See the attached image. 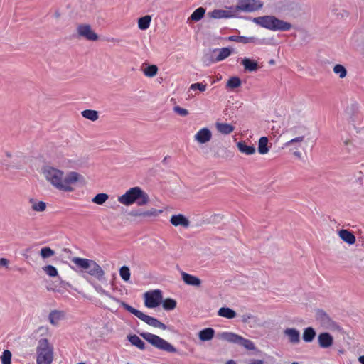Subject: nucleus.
Instances as JSON below:
<instances>
[{
	"mask_svg": "<svg viewBox=\"0 0 364 364\" xmlns=\"http://www.w3.org/2000/svg\"><path fill=\"white\" fill-rule=\"evenodd\" d=\"M339 237L346 243L353 245L355 242V237L353 232L348 230H341L338 232Z\"/></svg>",
	"mask_w": 364,
	"mask_h": 364,
	"instance_id": "nucleus-18",
	"label": "nucleus"
},
{
	"mask_svg": "<svg viewBox=\"0 0 364 364\" xmlns=\"http://www.w3.org/2000/svg\"><path fill=\"white\" fill-rule=\"evenodd\" d=\"M170 222L176 227L181 225L184 228H188L190 225L189 220L182 214L172 215Z\"/></svg>",
	"mask_w": 364,
	"mask_h": 364,
	"instance_id": "nucleus-15",
	"label": "nucleus"
},
{
	"mask_svg": "<svg viewBox=\"0 0 364 364\" xmlns=\"http://www.w3.org/2000/svg\"><path fill=\"white\" fill-rule=\"evenodd\" d=\"M218 55L215 58V62H219L225 60L232 53L231 49L228 48H223L221 49L218 50Z\"/></svg>",
	"mask_w": 364,
	"mask_h": 364,
	"instance_id": "nucleus-33",
	"label": "nucleus"
},
{
	"mask_svg": "<svg viewBox=\"0 0 364 364\" xmlns=\"http://www.w3.org/2000/svg\"><path fill=\"white\" fill-rule=\"evenodd\" d=\"M77 364H85V363H77Z\"/></svg>",
	"mask_w": 364,
	"mask_h": 364,
	"instance_id": "nucleus-55",
	"label": "nucleus"
},
{
	"mask_svg": "<svg viewBox=\"0 0 364 364\" xmlns=\"http://www.w3.org/2000/svg\"><path fill=\"white\" fill-rule=\"evenodd\" d=\"M237 147L241 153L246 155H252L256 151L253 145H247L245 141L238 142L237 144Z\"/></svg>",
	"mask_w": 364,
	"mask_h": 364,
	"instance_id": "nucleus-21",
	"label": "nucleus"
},
{
	"mask_svg": "<svg viewBox=\"0 0 364 364\" xmlns=\"http://www.w3.org/2000/svg\"><path fill=\"white\" fill-rule=\"evenodd\" d=\"M227 364H236L235 362L232 360H230L227 362Z\"/></svg>",
	"mask_w": 364,
	"mask_h": 364,
	"instance_id": "nucleus-53",
	"label": "nucleus"
},
{
	"mask_svg": "<svg viewBox=\"0 0 364 364\" xmlns=\"http://www.w3.org/2000/svg\"><path fill=\"white\" fill-rule=\"evenodd\" d=\"M190 89L193 90H199L200 92H204L206 90V85L200 82L193 83L190 86Z\"/></svg>",
	"mask_w": 364,
	"mask_h": 364,
	"instance_id": "nucleus-45",
	"label": "nucleus"
},
{
	"mask_svg": "<svg viewBox=\"0 0 364 364\" xmlns=\"http://www.w3.org/2000/svg\"><path fill=\"white\" fill-rule=\"evenodd\" d=\"M158 68L155 65H149L144 69V74L149 77H152L157 74Z\"/></svg>",
	"mask_w": 364,
	"mask_h": 364,
	"instance_id": "nucleus-36",
	"label": "nucleus"
},
{
	"mask_svg": "<svg viewBox=\"0 0 364 364\" xmlns=\"http://www.w3.org/2000/svg\"><path fill=\"white\" fill-rule=\"evenodd\" d=\"M129 341L139 349L144 350L146 348L145 343L136 335H130L128 337Z\"/></svg>",
	"mask_w": 364,
	"mask_h": 364,
	"instance_id": "nucleus-24",
	"label": "nucleus"
},
{
	"mask_svg": "<svg viewBox=\"0 0 364 364\" xmlns=\"http://www.w3.org/2000/svg\"><path fill=\"white\" fill-rule=\"evenodd\" d=\"M263 361L262 360H253L250 362V364H263Z\"/></svg>",
	"mask_w": 364,
	"mask_h": 364,
	"instance_id": "nucleus-50",
	"label": "nucleus"
},
{
	"mask_svg": "<svg viewBox=\"0 0 364 364\" xmlns=\"http://www.w3.org/2000/svg\"><path fill=\"white\" fill-rule=\"evenodd\" d=\"M212 134L208 128H202L195 134L194 138L200 144H205L211 139Z\"/></svg>",
	"mask_w": 364,
	"mask_h": 364,
	"instance_id": "nucleus-13",
	"label": "nucleus"
},
{
	"mask_svg": "<svg viewBox=\"0 0 364 364\" xmlns=\"http://www.w3.org/2000/svg\"><path fill=\"white\" fill-rule=\"evenodd\" d=\"M65 318V312L61 310H52L48 314V321L54 326L59 325L60 321Z\"/></svg>",
	"mask_w": 364,
	"mask_h": 364,
	"instance_id": "nucleus-12",
	"label": "nucleus"
},
{
	"mask_svg": "<svg viewBox=\"0 0 364 364\" xmlns=\"http://www.w3.org/2000/svg\"><path fill=\"white\" fill-rule=\"evenodd\" d=\"M117 301L119 302L120 305L125 310L132 313V314L136 316L137 318H139L140 320L145 322L146 324H148L151 326H153L154 328H160L162 330H166L167 328L166 326L164 323H161L156 318L144 314L141 311L134 309V307L131 306L130 305H129L128 304H127L124 301H122L119 300H117Z\"/></svg>",
	"mask_w": 364,
	"mask_h": 364,
	"instance_id": "nucleus-6",
	"label": "nucleus"
},
{
	"mask_svg": "<svg viewBox=\"0 0 364 364\" xmlns=\"http://www.w3.org/2000/svg\"><path fill=\"white\" fill-rule=\"evenodd\" d=\"M78 36L87 41H95L98 40V35L92 29L90 25L81 23L77 26Z\"/></svg>",
	"mask_w": 364,
	"mask_h": 364,
	"instance_id": "nucleus-10",
	"label": "nucleus"
},
{
	"mask_svg": "<svg viewBox=\"0 0 364 364\" xmlns=\"http://www.w3.org/2000/svg\"><path fill=\"white\" fill-rule=\"evenodd\" d=\"M162 294L159 289L146 292L144 294L145 306L148 308H155L159 306L162 301Z\"/></svg>",
	"mask_w": 364,
	"mask_h": 364,
	"instance_id": "nucleus-9",
	"label": "nucleus"
},
{
	"mask_svg": "<svg viewBox=\"0 0 364 364\" xmlns=\"http://www.w3.org/2000/svg\"><path fill=\"white\" fill-rule=\"evenodd\" d=\"M235 6H230L228 9H214L211 12L209 13L210 17L213 18H231L235 17L237 14L236 11L234 9Z\"/></svg>",
	"mask_w": 364,
	"mask_h": 364,
	"instance_id": "nucleus-11",
	"label": "nucleus"
},
{
	"mask_svg": "<svg viewBox=\"0 0 364 364\" xmlns=\"http://www.w3.org/2000/svg\"><path fill=\"white\" fill-rule=\"evenodd\" d=\"M333 72L338 75L341 78L345 77L347 74L345 67L340 64H337L334 66Z\"/></svg>",
	"mask_w": 364,
	"mask_h": 364,
	"instance_id": "nucleus-41",
	"label": "nucleus"
},
{
	"mask_svg": "<svg viewBox=\"0 0 364 364\" xmlns=\"http://www.w3.org/2000/svg\"><path fill=\"white\" fill-rule=\"evenodd\" d=\"M1 360L2 364H11V353L9 350H5L1 356Z\"/></svg>",
	"mask_w": 364,
	"mask_h": 364,
	"instance_id": "nucleus-43",
	"label": "nucleus"
},
{
	"mask_svg": "<svg viewBox=\"0 0 364 364\" xmlns=\"http://www.w3.org/2000/svg\"><path fill=\"white\" fill-rule=\"evenodd\" d=\"M140 335L148 343L159 350L171 353H177L176 348L172 344L159 336L148 332L141 333Z\"/></svg>",
	"mask_w": 364,
	"mask_h": 364,
	"instance_id": "nucleus-7",
	"label": "nucleus"
},
{
	"mask_svg": "<svg viewBox=\"0 0 364 364\" xmlns=\"http://www.w3.org/2000/svg\"><path fill=\"white\" fill-rule=\"evenodd\" d=\"M71 261L79 269L98 281H102L105 279L104 270L95 261L77 257H73Z\"/></svg>",
	"mask_w": 364,
	"mask_h": 364,
	"instance_id": "nucleus-3",
	"label": "nucleus"
},
{
	"mask_svg": "<svg viewBox=\"0 0 364 364\" xmlns=\"http://www.w3.org/2000/svg\"><path fill=\"white\" fill-rule=\"evenodd\" d=\"M294 156H296V157H298V158H301V152H299V151H295V152L294 153Z\"/></svg>",
	"mask_w": 364,
	"mask_h": 364,
	"instance_id": "nucleus-52",
	"label": "nucleus"
},
{
	"mask_svg": "<svg viewBox=\"0 0 364 364\" xmlns=\"http://www.w3.org/2000/svg\"><path fill=\"white\" fill-rule=\"evenodd\" d=\"M119 275L123 280L129 281L131 275L129 267L127 266L122 267L119 269Z\"/></svg>",
	"mask_w": 364,
	"mask_h": 364,
	"instance_id": "nucleus-40",
	"label": "nucleus"
},
{
	"mask_svg": "<svg viewBox=\"0 0 364 364\" xmlns=\"http://www.w3.org/2000/svg\"><path fill=\"white\" fill-rule=\"evenodd\" d=\"M238 344L250 350H252L255 349L254 343L252 341L246 339L243 337H241L240 341L239 342Z\"/></svg>",
	"mask_w": 364,
	"mask_h": 364,
	"instance_id": "nucleus-38",
	"label": "nucleus"
},
{
	"mask_svg": "<svg viewBox=\"0 0 364 364\" xmlns=\"http://www.w3.org/2000/svg\"><path fill=\"white\" fill-rule=\"evenodd\" d=\"M291 364H299L297 362H293Z\"/></svg>",
	"mask_w": 364,
	"mask_h": 364,
	"instance_id": "nucleus-54",
	"label": "nucleus"
},
{
	"mask_svg": "<svg viewBox=\"0 0 364 364\" xmlns=\"http://www.w3.org/2000/svg\"><path fill=\"white\" fill-rule=\"evenodd\" d=\"M304 139V136H298V137H296V138H294L292 139H291L290 141H287L286 143V145L287 146H289L293 143H295V142H301L303 141Z\"/></svg>",
	"mask_w": 364,
	"mask_h": 364,
	"instance_id": "nucleus-47",
	"label": "nucleus"
},
{
	"mask_svg": "<svg viewBox=\"0 0 364 364\" xmlns=\"http://www.w3.org/2000/svg\"><path fill=\"white\" fill-rule=\"evenodd\" d=\"M173 110L176 113L183 117L187 116L188 114V111L186 109L182 108L179 106H175L173 107Z\"/></svg>",
	"mask_w": 364,
	"mask_h": 364,
	"instance_id": "nucleus-46",
	"label": "nucleus"
},
{
	"mask_svg": "<svg viewBox=\"0 0 364 364\" xmlns=\"http://www.w3.org/2000/svg\"><path fill=\"white\" fill-rule=\"evenodd\" d=\"M29 203L31 205V209L36 212H43L46 209V203L43 201H39L34 198H31Z\"/></svg>",
	"mask_w": 364,
	"mask_h": 364,
	"instance_id": "nucleus-22",
	"label": "nucleus"
},
{
	"mask_svg": "<svg viewBox=\"0 0 364 364\" xmlns=\"http://www.w3.org/2000/svg\"><path fill=\"white\" fill-rule=\"evenodd\" d=\"M268 138L267 136H262L258 142V152L260 154H266L269 152V148L268 146Z\"/></svg>",
	"mask_w": 364,
	"mask_h": 364,
	"instance_id": "nucleus-23",
	"label": "nucleus"
},
{
	"mask_svg": "<svg viewBox=\"0 0 364 364\" xmlns=\"http://www.w3.org/2000/svg\"><path fill=\"white\" fill-rule=\"evenodd\" d=\"M245 70L249 72L256 71L258 69V64L256 61L245 58L242 60Z\"/></svg>",
	"mask_w": 364,
	"mask_h": 364,
	"instance_id": "nucleus-25",
	"label": "nucleus"
},
{
	"mask_svg": "<svg viewBox=\"0 0 364 364\" xmlns=\"http://www.w3.org/2000/svg\"><path fill=\"white\" fill-rule=\"evenodd\" d=\"M215 330L212 328H206L199 331L198 338L201 341H208L213 338Z\"/></svg>",
	"mask_w": 364,
	"mask_h": 364,
	"instance_id": "nucleus-19",
	"label": "nucleus"
},
{
	"mask_svg": "<svg viewBox=\"0 0 364 364\" xmlns=\"http://www.w3.org/2000/svg\"><path fill=\"white\" fill-rule=\"evenodd\" d=\"M37 364H51L53 360V348L46 338L38 341L36 349Z\"/></svg>",
	"mask_w": 364,
	"mask_h": 364,
	"instance_id": "nucleus-5",
	"label": "nucleus"
},
{
	"mask_svg": "<svg viewBox=\"0 0 364 364\" xmlns=\"http://www.w3.org/2000/svg\"><path fill=\"white\" fill-rule=\"evenodd\" d=\"M151 17L149 15L139 18L138 20V27L141 30H146L150 26Z\"/></svg>",
	"mask_w": 364,
	"mask_h": 364,
	"instance_id": "nucleus-32",
	"label": "nucleus"
},
{
	"mask_svg": "<svg viewBox=\"0 0 364 364\" xmlns=\"http://www.w3.org/2000/svg\"><path fill=\"white\" fill-rule=\"evenodd\" d=\"M43 174L53 186L65 192L73 191V186L81 178V175L75 171L69 172L65 176L63 171L52 166L45 167L43 170Z\"/></svg>",
	"mask_w": 364,
	"mask_h": 364,
	"instance_id": "nucleus-1",
	"label": "nucleus"
},
{
	"mask_svg": "<svg viewBox=\"0 0 364 364\" xmlns=\"http://www.w3.org/2000/svg\"><path fill=\"white\" fill-rule=\"evenodd\" d=\"M241 337H242L241 336L237 335L234 333H231V332H225L222 334V338L224 340H225L230 343H237V344H238L239 342L240 341Z\"/></svg>",
	"mask_w": 364,
	"mask_h": 364,
	"instance_id": "nucleus-26",
	"label": "nucleus"
},
{
	"mask_svg": "<svg viewBox=\"0 0 364 364\" xmlns=\"http://www.w3.org/2000/svg\"><path fill=\"white\" fill-rule=\"evenodd\" d=\"M176 306V301L172 299H166L163 301V308L165 310H173Z\"/></svg>",
	"mask_w": 364,
	"mask_h": 364,
	"instance_id": "nucleus-39",
	"label": "nucleus"
},
{
	"mask_svg": "<svg viewBox=\"0 0 364 364\" xmlns=\"http://www.w3.org/2000/svg\"><path fill=\"white\" fill-rule=\"evenodd\" d=\"M161 213H162V210H161L151 208L150 210H148L136 213L134 215L138 216V217H144V218L156 217Z\"/></svg>",
	"mask_w": 364,
	"mask_h": 364,
	"instance_id": "nucleus-28",
	"label": "nucleus"
},
{
	"mask_svg": "<svg viewBox=\"0 0 364 364\" xmlns=\"http://www.w3.org/2000/svg\"><path fill=\"white\" fill-rule=\"evenodd\" d=\"M318 345L321 348H328L333 343V338L329 333H321L318 336Z\"/></svg>",
	"mask_w": 364,
	"mask_h": 364,
	"instance_id": "nucleus-14",
	"label": "nucleus"
},
{
	"mask_svg": "<svg viewBox=\"0 0 364 364\" xmlns=\"http://www.w3.org/2000/svg\"><path fill=\"white\" fill-rule=\"evenodd\" d=\"M241 83V80L238 77H232L228 80L227 87L235 89L239 87Z\"/></svg>",
	"mask_w": 364,
	"mask_h": 364,
	"instance_id": "nucleus-37",
	"label": "nucleus"
},
{
	"mask_svg": "<svg viewBox=\"0 0 364 364\" xmlns=\"http://www.w3.org/2000/svg\"><path fill=\"white\" fill-rule=\"evenodd\" d=\"M252 315L251 314H246V315H244L243 316V318H242V321L243 322H247L249 319H251L252 318Z\"/></svg>",
	"mask_w": 364,
	"mask_h": 364,
	"instance_id": "nucleus-49",
	"label": "nucleus"
},
{
	"mask_svg": "<svg viewBox=\"0 0 364 364\" xmlns=\"http://www.w3.org/2000/svg\"><path fill=\"white\" fill-rule=\"evenodd\" d=\"M108 198L109 196L107 193H98L92 199V202L97 205H102Z\"/></svg>",
	"mask_w": 364,
	"mask_h": 364,
	"instance_id": "nucleus-35",
	"label": "nucleus"
},
{
	"mask_svg": "<svg viewBox=\"0 0 364 364\" xmlns=\"http://www.w3.org/2000/svg\"><path fill=\"white\" fill-rule=\"evenodd\" d=\"M218 314L220 316L227 318L229 319L233 318L236 316V312L228 307L220 308L218 311Z\"/></svg>",
	"mask_w": 364,
	"mask_h": 364,
	"instance_id": "nucleus-29",
	"label": "nucleus"
},
{
	"mask_svg": "<svg viewBox=\"0 0 364 364\" xmlns=\"http://www.w3.org/2000/svg\"><path fill=\"white\" fill-rule=\"evenodd\" d=\"M284 333L287 336L288 340L290 343L296 344L300 341V333L296 328H286L284 331Z\"/></svg>",
	"mask_w": 364,
	"mask_h": 364,
	"instance_id": "nucleus-17",
	"label": "nucleus"
},
{
	"mask_svg": "<svg viewBox=\"0 0 364 364\" xmlns=\"http://www.w3.org/2000/svg\"><path fill=\"white\" fill-rule=\"evenodd\" d=\"M316 336V331L312 327H308L304 329L303 333V340L305 342H311Z\"/></svg>",
	"mask_w": 364,
	"mask_h": 364,
	"instance_id": "nucleus-30",
	"label": "nucleus"
},
{
	"mask_svg": "<svg viewBox=\"0 0 364 364\" xmlns=\"http://www.w3.org/2000/svg\"><path fill=\"white\" fill-rule=\"evenodd\" d=\"M358 360L361 364H364V355L360 356Z\"/></svg>",
	"mask_w": 364,
	"mask_h": 364,
	"instance_id": "nucleus-51",
	"label": "nucleus"
},
{
	"mask_svg": "<svg viewBox=\"0 0 364 364\" xmlns=\"http://www.w3.org/2000/svg\"><path fill=\"white\" fill-rule=\"evenodd\" d=\"M215 127L218 132L223 134H230L235 129V127L232 125L224 122H216Z\"/></svg>",
	"mask_w": 364,
	"mask_h": 364,
	"instance_id": "nucleus-20",
	"label": "nucleus"
},
{
	"mask_svg": "<svg viewBox=\"0 0 364 364\" xmlns=\"http://www.w3.org/2000/svg\"><path fill=\"white\" fill-rule=\"evenodd\" d=\"M118 201L126 206H129L134 203H136L138 206H143L149 202V196L140 187L135 186L129 188L125 193L118 197Z\"/></svg>",
	"mask_w": 364,
	"mask_h": 364,
	"instance_id": "nucleus-2",
	"label": "nucleus"
},
{
	"mask_svg": "<svg viewBox=\"0 0 364 364\" xmlns=\"http://www.w3.org/2000/svg\"><path fill=\"white\" fill-rule=\"evenodd\" d=\"M263 3L260 0H239L234 9L237 14L240 11L251 13L261 9Z\"/></svg>",
	"mask_w": 364,
	"mask_h": 364,
	"instance_id": "nucleus-8",
	"label": "nucleus"
},
{
	"mask_svg": "<svg viewBox=\"0 0 364 364\" xmlns=\"http://www.w3.org/2000/svg\"><path fill=\"white\" fill-rule=\"evenodd\" d=\"M252 22L271 31H287L291 28V24L280 20L274 16H264L252 18Z\"/></svg>",
	"mask_w": 364,
	"mask_h": 364,
	"instance_id": "nucleus-4",
	"label": "nucleus"
},
{
	"mask_svg": "<svg viewBox=\"0 0 364 364\" xmlns=\"http://www.w3.org/2000/svg\"><path fill=\"white\" fill-rule=\"evenodd\" d=\"M82 116L87 119L95 122L98 119L99 114L97 111L92 109H85L81 112Z\"/></svg>",
	"mask_w": 364,
	"mask_h": 364,
	"instance_id": "nucleus-31",
	"label": "nucleus"
},
{
	"mask_svg": "<svg viewBox=\"0 0 364 364\" xmlns=\"http://www.w3.org/2000/svg\"><path fill=\"white\" fill-rule=\"evenodd\" d=\"M228 40L230 41L239 42L242 43H254L256 41V38L255 37H246V36H231L228 37Z\"/></svg>",
	"mask_w": 364,
	"mask_h": 364,
	"instance_id": "nucleus-27",
	"label": "nucleus"
},
{
	"mask_svg": "<svg viewBox=\"0 0 364 364\" xmlns=\"http://www.w3.org/2000/svg\"><path fill=\"white\" fill-rule=\"evenodd\" d=\"M9 265V260L6 258L0 259V267H7Z\"/></svg>",
	"mask_w": 364,
	"mask_h": 364,
	"instance_id": "nucleus-48",
	"label": "nucleus"
},
{
	"mask_svg": "<svg viewBox=\"0 0 364 364\" xmlns=\"http://www.w3.org/2000/svg\"><path fill=\"white\" fill-rule=\"evenodd\" d=\"M44 272L50 277H55L58 274L57 269L52 265H47L43 267Z\"/></svg>",
	"mask_w": 364,
	"mask_h": 364,
	"instance_id": "nucleus-44",
	"label": "nucleus"
},
{
	"mask_svg": "<svg viewBox=\"0 0 364 364\" xmlns=\"http://www.w3.org/2000/svg\"><path fill=\"white\" fill-rule=\"evenodd\" d=\"M40 255L43 258L46 259L53 256L55 255V252L51 248L45 247L41 250Z\"/></svg>",
	"mask_w": 364,
	"mask_h": 364,
	"instance_id": "nucleus-42",
	"label": "nucleus"
},
{
	"mask_svg": "<svg viewBox=\"0 0 364 364\" xmlns=\"http://www.w3.org/2000/svg\"><path fill=\"white\" fill-rule=\"evenodd\" d=\"M181 277L183 281L188 285L197 287L201 285V280L194 275L188 274L186 272H182Z\"/></svg>",
	"mask_w": 364,
	"mask_h": 364,
	"instance_id": "nucleus-16",
	"label": "nucleus"
},
{
	"mask_svg": "<svg viewBox=\"0 0 364 364\" xmlns=\"http://www.w3.org/2000/svg\"><path fill=\"white\" fill-rule=\"evenodd\" d=\"M205 13V9L203 7H199L191 14L188 19L194 21H198L204 16Z\"/></svg>",
	"mask_w": 364,
	"mask_h": 364,
	"instance_id": "nucleus-34",
	"label": "nucleus"
}]
</instances>
